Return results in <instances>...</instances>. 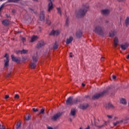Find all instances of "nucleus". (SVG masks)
<instances>
[{
    "label": "nucleus",
    "instance_id": "obj_50",
    "mask_svg": "<svg viewBox=\"0 0 129 129\" xmlns=\"http://www.w3.org/2000/svg\"><path fill=\"white\" fill-rule=\"evenodd\" d=\"M66 23H67V24H68V19L67 20Z\"/></svg>",
    "mask_w": 129,
    "mask_h": 129
},
{
    "label": "nucleus",
    "instance_id": "obj_44",
    "mask_svg": "<svg viewBox=\"0 0 129 129\" xmlns=\"http://www.w3.org/2000/svg\"><path fill=\"white\" fill-rule=\"evenodd\" d=\"M82 86H83V87H84V86H85V84H84V83H82Z\"/></svg>",
    "mask_w": 129,
    "mask_h": 129
},
{
    "label": "nucleus",
    "instance_id": "obj_35",
    "mask_svg": "<svg viewBox=\"0 0 129 129\" xmlns=\"http://www.w3.org/2000/svg\"><path fill=\"white\" fill-rule=\"evenodd\" d=\"M32 110H33V111H34V112H37V111H38V109H36L35 108H33Z\"/></svg>",
    "mask_w": 129,
    "mask_h": 129
},
{
    "label": "nucleus",
    "instance_id": "obj_38",
    "mask_svg": "<svg viewBox=\"0 0 129 129\" xmlns=\"http://www.w3.org/2000/svg\"><path fill=\"white\" fill-rule=\"evenodd\" d=\"M107 117H108V118H112V116L111 115H107Z\"/></svg>",
    "mask_w": 129,
    "mask_h": 129
},
{
    "label": "nucleus",
    "instance_id": "obj_34",
    "mask_svg": "<svg viewBox=\"0 0 129 129\" xmlns=\"http://www.w3.org/2000/svg\"><path fill=\"white\" fill-rule=\"evenodd\" d=\"M44 112H45V109H41L40 114H41L42 113H44Z\"/></svg>",
    "mask_w": 129,
    "mask_h": 129
},
{
    "label": "nucleus",
    "instance_id": "obj_53",
    "mask_svg": "<svg viewBox=\"0 0 129 129\" xmlns=\"http://www.w3.org/2000/svg\"><path fill=\"white\" fill-rule=\"evenodd\" d=\"M33 1H38V0H33Z\"/></svg>",
    "mask_w": 129,
    "mask_h": 129
},
{
    "label": "nucleus",
    "instance_id": "obj_47",
    "mask_svg": "<svg viewBox=\"0 0 129 129\" xmlns=\"http://www.w3.org/2000/svg\"><path fill=\"white\" fill-rule=\"evenodd\" d=\"M22 40H23V41H26V39L25 38H23Z\"/></svg>",
    "mask_w": 129,
    "mask_h": 129
},
{
    "label": "nucleus",
    "instance_id": "obj_55",
    "mask_svg": "<svg viewBox=\"0 0 129 129\" xmlns=\"http://www.w3.org/2000/svg\"><path fill=\"white\" fill-rule=\"evenodd\" d=\"M51 2V0H49Z\"/></svg>",
    "mask_w": 129,
    "mask_h": 129
},
{
    "label": "nucleus",
    "instance_id": "obj_23",
    "mask_svg": "<svg viewBox=\"0 0 129 129\" xmlns=\"http://www.w3.org/2000/svg\"><path fill=\"white\" fill-rule=\"evenodd\" d=\"M115 32L114 31H110L109 33V37H114Z\"/></svg>",
    "mask_w": 129,
    "mask_h": 129
},
{
    "label": "nucleus",
    "instance_id": "obj_52",
    "mask_svg": "<svg viewBox=\"0 0 129 129\" xmlns=\"http://www.w3.org/2000/svg\"><path fill=\"white\" fill-rule=\"evenodd\" d=\"M1 2H3V0H1Z\"/></svg>",
    "mask_w": 129,
    "mask_h": 129
},
{
    "label": "nucleus",
    "instance_id": "obj_48",
    "mask_svg": "<svg viewBox=\"0 0 129 129\" xmlns=\"http://www.w3.org/2000/svg\"><path fill=\"white\" fill-rule=\"evenodd\" d=\"M118 2H122V1H123L124 0H118Z\"/></svg>",
    "mask_w": 129,
    "mask_h": 129
},
{
    "label": "nucleus",
    "instance_id": "obj_37",
    "mask_svg": "<svg viewBox=\"0 0 129 129\" xmlns=\"http://www.w3.org/2000/svg\"><path fill=\"white\" fill-rule=\"evenodd\" d=\"M9 95H6L5 96V99H8V98H9Z\"/></svg>",
    "mask_w": 129,
    "mask_h": 129
},
{
    "label": "nucleus",
    "instance_id": "obj_54",
    "mask_svg": "<svg viewBox=\"0 0 129 129\" xmlns=\"http://www.w3.org/2000/svg\"><path fill=\"white\" fill-rule=\"evenodd\" d=\"M13 12L14 13V11H13Z\"/></svg>",
    "mask_w": 129,
    "mask_h": 129
},
{
    "label": "nucleus",
    "instance_id": "obj_19",
    "mask_svg": "<svg viewBox=\"0 0 129 129\" xmlns=\"http://www.w3.org/2000/svg\"><path fill=\"white\" fill-rule=\"evenodd\" d=\"M72 41H73V37L71 36L69 39H67L66 43L68 45L70 44Z\"/></svg>",
    "mask_w": 129,
    "mask_h": 129
},
{
    "label": "nucleus",
    "instance_id": "obj_39",
    "mask_svg": "<svg viewBox=\"0 0 129 129\" xmlns=\"http://www.w3.org/2000/svg\"><path fill=\"white\" fill-rule=\"evenodd\" d=\"M27 57H23V61H26L27 60Z\"/></svg>",
    "mask_w": 129,
    "mask_h": 129
},
{
    "label": "nucleus",
    "instance_id": "obj_1",
    "mask_svg": "<svg viewBox=\"0 0 129 129\" xmlns=\"http://www.w3.org/2000/svg\"><path fill=\"white\" fill-rule=\"evenodd\" d=\"M32 60L33 62H31L29 64V67L31 69H35L36 68V62H38V57L37 56H33L32 57Z\"/></svg>",
    "mask_w": 129,
    "mask_h": 129
},
{
    "label": "nucleus",
    "instance_id": "obj_51",
    "mask_svg": "<svg viewBox=\"0 0 129 129\" xmlns=\"http://www.w3.org/2000/svg\"><path fill=\"white\" fill-rule=\"evenodd\" d=\"M79 129H82V127H80V128Z\"/></svg>",
    "mask_w": 129,
    "mask_h": 129
},
{
    "label": "nucleus",
    "instance_id": "obj_8",
    "mask_svg": "<svg viewBox=\"0 0 129 129\" xmlns=\"http://www.w3.org/2000/svg\"><path fill=\"white\" fill-rule=\"evenodd\" d=\"M6 58V60H5V67H8L9 66V55H8V54L6 53L5 55V56Z\"/></svg>",
    "mask_w": 129,
    "mask_h": 129
},
{
    "label": "nucleus",
    "instance_id": "obj_49",
    "mask_svg": "<svg viewBox=\"0 0 129 129\" xmlns=\"http://www.w3.org/2000/svg\"><path fill=\"white\" fill-rule=\"evenodd\" d=\"M127 59H129V55H128L126 57Z\"/></svg>",
    "mask_w": 129,
    "mask_h": 129
},
{
    "label": "nucleus",
    "instance_id": "obj_29",
    "mask_svg": "<svg viewBox=\"0 0 129 129\" xmlns=\"http://www.w3.org/2000/svg\"><path fill=\"white\" fill-rule=\"evenodd\" d=\"M21 127V122H18L17 124L16 128L17 129H19Z\"/></svg>",
    "mask_w": 129,
    "mask_h": 129
},
{
    "label": "nucleus",
    "instance_id": "obj_40",
    "mask_svg": "<svg viewBox=\"0 0 129 129\" xmlns=\"http://www.w3.org/2000/svg\"><path fill=\"white\" fill-rule=\"evenodd\" d=\"M112 78H113V79H116V76H112Z\"/></svg>",
    "mask_w": 129,
    "mask_h": 129
},
{
    "label": "nucleus",
    "instance_id": "obj_2",
    "mask_svg": "<svg viewBox=\"0 0 129 129\" xmlns=\"http://www.w3.org/2000/svg\"><path fill=\"white\" fill-rule=\"evenodd\" d=\"M78 101L77 100H73V97H70L66 101L68 105H73L74 103H76Z\"/></svg>",
    "mask_w": 129,
    "mask_h": 129
},
{
    "label": "nucleus",
    "instance_id": "obj_36",
    "mask_svg": "<svg viewBox=\"0 0 129 129\" xmlns=\"http://www.w3.org/2000/svg\"><path fill=\"white\" fill-rule=\"evenodd\" d=\"M46 23L47 24H48V25H51V21L49 20H47Z\"/></svg>",
    "mask_w": 129,
    "mask_h": 129
},
{
    "label": "nucleus",
    "instance_id": "obj_28",
    "mask_svg": "<svg viewBox=\"0 0 129 129\" xmlns=\"http://www.w3.org/2000/svg\"><path fill=\"white\" fill-rule=\"evenodd\" d=\"M128 24H129V18L127 17L125 21V24L126 25V26H127Z\"/></svg>",
    "mask_w": 129,
    "mask_h": 129
},
{
    "label": "nucleus",
    "instance_id": "obj_25",
    "mask_svg": "<svg viewBox=\"0 0 129 129\" xmlns=\"http://www.w3.org/2000/svg\"><path fill=\"white\" fill-rule=\"evenodd\" d=\"M20 0H8L7 3H18Z\"/></svg>",
    "mask_w": 129,
    "mask_h": 129
},
{
    "label": "nucleus",
    "instance_id": "obj_26",
    "mask_svg": "<svg viewBox=\"0 0 129 129\" xmlns=\"http://www.w3.org/2000/svg\"><path fill=\"white\" fill-rule=\"evenodd\" d=\"M120 102L122 103V104H125L126 103V100H125V99L122 98L120 100Z\"/></svg>",
    "mask_w": 129,
    "mask_h": 129
},
{
    "label": "nucleus",
    "instance_id": "obj_45",
    "mask_svg": "<svg viewBox=\"0 0 129 129\" xmlns=\"http://www.w3.org/2000/svg\"><path fill=\"white\" fill-rule=\"evenodd\" d=\"M70 57H72V53H70Z\"/></svg>",
    "mask_w": 129,
    "mask_h": 129
},
{
    "label": "nucleus",
    "instance_id": "obj_27",
    "mask_svg": "<svg viewBox=\"0 0 129 129\" xmlns=\"http://www.w3.org/2000/svg\"><path fill=\"white\" fill-rule=\"evenodd\" d=\"M59 47V45L57 44L56 43H55L53 46V48L54 50H56V49H58V47Z\"/></svg>",
    "mask_w": 129,
    "mask_h": 129
},
{
    "label": "nucleus",
    "instance_id": "obj_16",
    "mask_svg": "<svg viewBox=\"0 0 129 129\" xmlns=\"http://www.w3.org/2000/svg\"><path fill=\"white\" fill-rule=\"evenodd\" d=\"M28 53V50L23 49V50H19L18 51V54H27Z\"/></svg>",
    "mask_w": 129,
    "mask_h": 129
},
{
    "label": "nucleus",
    "instance_id": "obj_12",
    "mask_svg": "<svg viewBox=\"0 0 129 129\" xmlns=\"http://www.w3.org/2000/svg\"><path fill=\"white\" fill-rule=\"evenodd\" d=\"M120 47L122 50H126L128 47V43H126L125 44H121Z\"/></svg>",
    "mask_w": 129,
    "mask_h": 129
},
{
    "label": "nucleus",
    "instance_id": "obj_31",
    "mask_svg": "<svg viewBox=\"0 0 129 129\" xmlns=\"http://www.w3.org/2000/svg\"><path fill=\"white\" fill-rule=\"evenodd\" d=\"M14 98L15 99H19V98H20V96L18 94L15 95Z\"/></svg>",
    "mask_w": 129,
    "mask_h": 129
},
{
    "label": "nucleus",
    "instance_id": "obj_18",
    "mask_svg": "<svg viewBox=\"0 0 129 129\" xmlns=\"http://www.w3.org/2000/svg\"><path fill=\"white\" fill-rule=\"evenodd\" d=\"M101 13L103 15H108V14H109V10H102Z\"/></svg>",
    "mask_w": 129,
    "mask_h": 129
},
{
    "label": "nucleus",
    "instance_id": "obj_7",
    "mask_svg": "<svg viewBox=\"0 0 129 129\" xmlns=\"http://www.w3.org/2000/svg\"><path fill=\"white\" fill-rule=\"evenodd\" d=\"M61 116V113H57L56 114L54 115L52 117L51 119L52 120H57L58 119V117Z\"/></svg>",
    "mask_w": 129,
    "mask_h": 129
},
{
    "label": "nucleus",
    "instance_id": "obj_42",
    "mask_svg": "<svg viewBox=\"0 0 129 129\" xmlns=\"http://www.w3.org/2000/svg\"><path fill=\"white\" fill-rule=\"evenodd\" d=\"M117 123H118V122H116L113 123L114 126H115V125H116V124H117Z\"/></svg>",
    "mask_w": 129,
    "mask_h": 129
},
{
    "label": "nucleus",
    "instance_id": "obj_10",
    "mask_svg": "<svg viewBox=\"0 0 129 129\" xmlns=\"http://www.w3.org/2000/svg\"><path fill=\"white\" fill-rule=\"evenodd\" d=\"M60 34V32H59V31L58 30H56V31H54L53 30L52 31H51V32L50 33V35L51 36H58V35Z\"/></svg>",
    "mask_w": 129,
    "mask_h": 129
},
{
    "label": "nucleus",
    "instance_id": "obj_30",
    "mask_svg": "<svg viewBox=\"0 0 129 129\" xmlns=\"http://www.w3.org/2000/svg\"><path fill=\"white\" fill-rule=\"evenodd\" d=\"M5 6H6V4H3L1 7H0V12L2 11V10H3V9H4V8H5Z\"/></svg>",
    "mask_w": 129,
    "mask_h": 129
},
{
    "label": "nucleus",
    "instance_id": "obj_14",
    "mask_svg": "<svg viewBox=\"0 0 129 129\" xmlns=\"http://www.w3.org/2000/svg\"><path fill=\"white\" fill-rule=\"evenodd\" d=\"M2 24L4 26H9V25H10V21L7 20H3L2 21Z\"/></svg>",
    "mask_w": 129,
    "mask_h": 129
},
{
    "label": "nucleus",
    "instance_id": "obj_13",
    "mask_svg": "<svg viewBox=\"0 0 129 129\" xmlns=\"http://www.w3.org/2000/svg\"><path fill=\"white\" fill-rule=\"evenodd\" d=\"M54 8V7H53V3H52V2H50L49 4H48V12H51V11H52V10H53V9Z\"/></svg>",
    "mask_w": 129,
    "mask_h": 129
},
{
    "label": "nucleus",
    "instance_id": "obj_32",
    "mask_svg": "<svg viewBox=\"0 0 129 129\" xmlns=\"http://www.w3.org/2000/svg\"><path fill=\"white\" fill-rule=\"evenodd\" d=\"M107 106L109 108H112L113 107V106L111 104H108Z\"/></svg>",
    "mask_w": 129,
    "mask_h": 129
},
{
    "label": "nucleus",
    "instance_id": "obj_21",
    "mask_svg": "<svg viewBox=\"0 0 129 129\" xmlns=\"http://www.w3.org/2000/svg\"><path fill=\"white\" fill-rule=\"evenodd\" d=\"M76 36L78 38H81V37H82V32H81V31L77 32L76 33Z\"/></svg>",
    "mask_w": 129,
    "mask_h": 129
},
{
    "label": "nucleus",
    "instance_id": "obj_15",
    "mask_svg": "<svg viewBox=\"0 0 129 129\" xmlns=\"http://www.w3.org/2000/svg\"><path fill=\"white\" fill-rule=\"evenodd\" d=\"M36 40H38V37L37 36H33L31 37V43H33V42H35V41H36Z\"/></svg>",
    "mask_w": 129,
    "mask_h": 129
},
{
    "label": "nucleus",
    "instance_id": "obj_46",
    "mask_svg": "<svg viewBox=\"0 0 129 129\" xmlns=\"http://www.w3.org/2000/svg\"><path fill=\"white\" fill-rule=\"evenodd\" d=\"M90 128V127L89 126H88L87 128H86L85 129H89Z\"/></svg>",
    "mask_w": 129,
    "mask_h": 129
},
{
    "label": "nucleus",
    "instance_id": "obj_5",
    "mask_svg": "<svg viewBox=\"0 0 129 129\" xmlns=\"http://www.w3.org/2000/svg\"><path fill=\"white\" fill-rule=\"evenodd\" d=\"M94 31L96 34H98V35H102L103 34V32H102V29L99 27H95Z\"/></svg>",
    "mask_w": 129,
    "mask_h": 129
},
{
    "label": "nucleus",
    "instance_id": "obj_17",
    "mask_svg": "<svg viewBox=\"0 0 129 129\" xmlns=\"http://www.w3.org/2000/svg\"><path fill=\"white\" fill-rule=\"evenodd\" d=\"M40 19L41 21H44V19H45V15L44 14V11L41 12Z\"/></svg>",
    "mask_w": 129,
    "mask_h": 129
},
{
    "label": "nucleus",
    "instance_id": "obj_4",
    "mask_svg": "<svg viewBox=\"0 0 129 129\" xmlns=\"http://www.w3.org/2000/svg\"><path fill=\"white\" fill-rule=\"evenodd\" d=\"M107 92V91H104L102 93L96 94L93 96L92 99H98V98L101 97V96H103V95H104V94H105Z\"/></svg>",
    "mask_w": 129,
    "mask_h": 129
},
{
    "label": "nucleus",
    "instance_id": "obj_11",
    "mask_svg": "<svg viewBox=\"0 0 129 129\" xmlns=\"http://www.w3.org/2000/svg\"><path fill=\"white\" fill-rule=\"evenodd\" d=\"M45 45V43L43 41H40L38 42L37 45V48H41V47H43Z\"/></svg>",
    "mask_w": 129,
    "mask_h": 129
},
{
    "label": "nucleus",
    "instance_id": "obj_20",
    "mask_svg": "<svg viewBox=\"0 0 129 129\" xmlns=\"http://www.w3.org/2000/svg\"><path fill=\"white\" fill-rule=\"evenodd\" d=\"M88 107V104H83L80 105V108L82 109H86Z\"/></svg>",
    "mask_w": 129,
    "mask_h": 129
},
{
    "label": "nucleus",
    "instance_id": "obj_43",
    "mask_svg": "<svg viewBox=\"0 0 129 129\" xmlns=\"http://www.w3.org/2000/svg\"><path fill=\"white\" fill-rule=\"evenodd\" d=\"M47 129H53V128H52V127L48 126Z\"/></svg>",
    "mask_w": 129,
    "mask_h": 129
},
{
    "label": "nucleus",
    "instance_id": "obj_3",
    "mask_svg": "<svg viewBox=\"0 0 129 129\" xmlns=\"http://www.w3.org/2000/svg\"><path fill=\"white\" fill-rule=\"evenodd\" d=\"M88 7H83V9L80 10L79 11V15L80 17H83L84 16H85V14H86V12L88 10Z\"/></svg>",
    "mask_w": 129,
    "mask_h": 129
},
{
    "label": "nucleus",
    "instance_id": "obj_22",
    "mask_svg": "<svg viewBox=\"0 0 129 129\" xmlns=\"http://www.w3.org/2000/svg\"><path fill=\"white\" fill-rule=\"evenodd\" d=\"M25 119L26 120H30V119H31V115L30 114H26L25 116Z\"/></svg>",
    "mask_w": 129,
    "mask_h": 129
},
{
    "label": "nucleus",
    "instance_id": "obj_6",
    "mask_svg": "<svg viewBox=\"0 0 129 129\" xmlns=\"http://www.w3.org/2000/svg\"><path fill=\"white\" fill-rule=\"evenodd\" d=\"M11 58L12 61H14V62H16V63H20V62H21V59L20 57H15L14 55H11Z\"/></svg>",
    "mask_w": 129,
    "mask_h": 129
},
{
    "label": "nucleus",
    "instance_id": "obj_24",
    "mask_svg": "<svg viewBox=\"0 0 129 129\" xmlns=\"http://www.w3.org/2000/svg\"><path fill=\"white\" fill-rule=\"evenodd\" d=\"M76 113V111H75V109H72L71 111V115H73V116H74L75 115V113Z\"/></svg>",
    "mask_w": 129,
    "mask_h": 129
},
{
    "label": "nucleus",
    "instance_id": "obj_41",
    "mask_svg": "<svg viewBox=\"0 0 129 129\" xmlns=\"http://www.w3.org/2000/svg\"><path fill=\"white\" fill-rule=\"evenodd\" d=\"M101 60L102 61H104V57H102L101 58Z\"/></svg>",
    "mask_w": 129,
    "mask_h": 129
},
{
    "label": "nucleus",
    "instance_id": "obj_9",
    "mask_svg": "<svg viewBox=\"0 0 129 129\" xmlns=\"http://www.w3.org/2000/svg\"><path fill=\"white\" fill-rule=\"evenodd\" d=\"M117 45H118V39H117V37H115L113 44L114 48H116V47H117Z\"/></svg>",
    "mask_w": 129,
    "mask_h": 129
},
{
    "label": "nucleus",
    "instance_id": "obj_33",
    "mask_svg": "<svg viewBox=\"0 0 129 129\" xmlns=\"http://www.w3.org/2000/svg\"><path fill=\"white\" fill-rule=\"evenodd\" d=\"M57 10L58 11V13L61 15V9L60 8H57Z\"/></svg>",
    "mask_w": 129,
    "mask_h": 129
}]
</instances>
